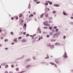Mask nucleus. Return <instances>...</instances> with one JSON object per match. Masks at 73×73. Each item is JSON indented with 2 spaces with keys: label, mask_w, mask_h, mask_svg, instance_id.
I'll list each match as a JSON object with an SVG mask.
<instances>
[{
  "label": "nucleus",
  "mask_w": 73,
  "mask_h": 73,
  "mask_svg": "<svg viewBox=\"0 0 73 73\" xmlns=\"http://www.w3.org/2000/svg\"><path fill=\"white\" fill-rule=\"evenodd\" d=\"M47 23H48V21H47V23H46L45 22H44L43 23V24L44 25H46V26H49V25Z\"/></svg>",
  "instance_id": "nucleus-1"
},
{
  "label": "nucleus",
  "mask_w": 73,
  "mask_h": 73,
  "mask_svg": "<svg viewBox=\"0 0 73 73\" xmlns=\"http://www.w3.org/2000/svg\"><path fill=\"white\" fill-rule=\"evenodd\" d=\"M50 64H51V65H55V67H57V65L56 64H55L52 63V62H50Z\"/></svg>",
  "instance_id": "nucleus-2"
},
{
  "label": "nucleus",
  "mask_w": 73,
  "mask_h": 73,
  "mask_svg": "<svg viewBox=\"0 0 73 73\" xmlns=\"http://www.w3.org/2000/svg\"><path fill=\"white\" fill-rule=\"evenodd\" d=\"M37 30L38 31H39L40 33H41V30L40 29V28L38 27Z\"/></svg>",
  "instance_id": "nucleus-3"
},
{
  "label": "nucleus",
  "mask_w": 73,
  "mask_h": 73,
  "mask_svg": "<svg viewBox=\"0 0 73 73\" xmlns=\"http://www.w3.org/2000/svg\"><path fill=\"white\" fill-rule=\"evenodd\" d=\"M30 66H31V65H28L25 67L26 68H30Z\"/></svg>",
  "instance_id": "nucleus-4"
},
{
  "label": "nucleus",
  "mask_w": 73,
  "mask_h": 73,
  "mask_svg": "<svg viewBox=\"0 0 73 73\" xmlns=\"http://www.w3.org/2000/svg\"><path fill=\"white\" fill-rule=\"evenodd\" d=\"M43 15H45V14L43 13L42 14L40 15V17L41 18H42V17H43Z\"/></svg>",
  "instance_id": "nucleus-5"
},
{
  "label": "nucleus",
  "mask_w": 73,
  "mask_h": 73,
  "mask_svg": "<svg viewBox=\"0 0 73 73\" xmlns=\"http://www.w3.org/2000/svg\"><path fill=\"white\" fill-rule=\"evenodd\" d=\"M16 39H17V38H15L14 39V41H15V42H17Z\"/></svg>",
  "instance_id": "nucleus-6"
},
{
  "label": "nucleus",
  "mask_w": 73,
  "mask_h": 73,
  "mask_svg": "<svg viewBox=\"0 0 73 73\" xmlns=\"http://www.w3.org/2000/svg\"><path fill=\"white\" fill-rule=\"evenodd\" d=\"M63 14L64 15H67L66 13V12L65 11H64L63 12Z\"/></svg>",
  "instance_id": "nucleus-7"
},
{
  "label": "nucleus",
  "mask_w": 73,
  "mask_h": 73,
  "mask_svg": "<svg viewBox=\"0 0 73 73\" xmlns=\"http://www.w3.org/2000/svg\"><path fill=\"white\" fill-rule=\"evenodd\" d=\"M48 17V14H45V17L46 18V17Z\"/></svg>",
  "instance_id": "nucleus-8"
},
{
  "label": "nucleus",
  "mask_w": 73,
  "mask_h": 73,
  "mask_svg": "<svg viewBox=\"0 0 73 73\" xmlns=\"http://www.w3.org/2000/svg\"><path fill=\"white\" fill-rule=\"evenodd\" d=\"M47 45L48 46H50V43H47Z\"/></svg>",
  "instance_id": "nucleus-9"
},
{
  "label": "nucleus",
  "mask_w": 73,
  "mask_h": 73,
  "mask_svg": "<svg viewBox=\"0 0 73 73\" xmlns=\"http://www.w3.org/2000/svg\"><path fill=\"white\" fill-rule=\"evenodd\" d=\"M53 33L52 32H51L50 33V35L51 36L52 35H53Z\"/></svg>",
  "instance_id": "nucleus-10"
},
{
  "label": "nucleus",
  "mask_w": 73,
  "mask_h": 73,
  "mask_svg": "<svg viewBox=\"0 0 73 73\" xmlns=\"http://www.w3.org/2000/svg\"><path fill=\"white\" fill-rule=\"evenodd\" d=\"M49 20H52V17L49 18Z\"/></svg>",
  "instance_id": "nucleus-11"
},
{
  "label": "nucleus",
  "mask_w": 73,
  "mask_h": 73,
  "mask_svg": "<svg viewBox=\"0 0 73 73\" xmlns=\"http://www.w3.org/2000/svg\"><path fill=\"white\" fill-rule=\"evenodd\" d=\"M22 16H23V14H20L19 17H21Z\"/></svg>",
  "instance_id": "nucleus-12"
},
{
  "label": "nucleus",
  "mask_w": 73,
  "mask_h": 73,
  "mask_svg": "<svg viewBox=\"0 0 73 73\" xmlns=\"http://www.w3.org/2000/svg\"><path fill=\"white\" fill-rule=\"evenodd\" d=\"M43 28L44 29H48V27H43Z\"/></svg>",
  "instance_id": "nucleus-13"
},
{
  "label": "nucleus",
  "mask_w": 73,
  "mask_h": 73,
  "mask_svg": "<svg viewBox=\"0 0 73 73\" xmlns=\"http://www.w3.org/2000/svg\"><path fill=\"white\" fill-rule=\"evenodd\" d=\"M31 17H33V14H31L30 15V16H29V17H31Z\"/></svg>",
  "instance_id": "nucleus-14"
},
{
  "label": "nucleus",
  "mask_w": 73,
  "mask_h": 73,
  "mask_svg": "<svg viewBox=\"0 0 73 73\" xmlns=\"http://www.w3.org/2000/svg\"><path fill=\"white\" fill-rule=\"evenodd\" d=\"M58 61L57 59H56L55 60V61L56 63H58V61Z\"/></svg>",
  "instance_id": "nucleus-15"
},
{
  "label": "nucleus",
  "mask_w": 73,
  "mask_h": 73,
  "mask_svg": "<svg viewBox=\"0 0 73 73\" xmlns=\"http://www.w3.org/2000/svg\"><path fill=\"white\" fill-rule=\"evenodd\" d=\"M56 11H54L52 12V13H54H54H56Z\"/></svg>",
  "instance_id": "nucleus-16"
},
{
  "label": "nucleus",
  "mask_w": 73,
  "mask_h": 73,
  "mask_svg": "<svg viewBox=\"0 0 73 73\" xmlns=\"http://www.w3.org/2000/svg\"><path fill=\"white\" fill-rule=\"evenodd\" d=\"M4 41L5 42H7V41H8V40L7 39H5Z\"/></svg>",
  "instance_id": "nucleus-17"
},
{
  "label": "nucleus",
  "mask_w": 73,
  "mask_h": 73,
  "mask_svg": "<svg viewBox=\"0 0 73 73\" xmlns=\"http://www.w3.org/2000/svg\"><path fill=\"white\" fill-rule=\"evenodd\" d=\"M30 37H32V38L33 39H34V36H33L32 35H30Z\"/></svg>",
  "instance_id": "nucleus-18"
},
{
  "label": "nucleus",
  "mask_w": 73,
  "mask_h": 73,
  "mask_svg": "<svg viewBox=\"0 0 73 73\" xmlns=\"http://www.w3.org/2000/svg\"><path fill=\"white\" fill-rule=\"evenodd\" d=\"M42 37L41 36L40 38H39V40H40V39H42Z\"/></svg>",
  "instance_id": "nucleus-19"
},
{
  "label": "nucleus",
  "mask_w": 73,
  "mask_h": 73,
  "mask_svg": "<svg viewBox=\"0 0 73 73\" xmlns=\"http://www.w3.org/2000/svg\"><path fill=\"white\" fill-rule=\"evenodd\" d=\"M55 6H56V7H60V5H57V4H55Z\"/></svg>",
  "instance_id": "nucleus-20"
},
{
  "label": "nucleus",
  "mask_w": 73,
  "mask_h": 73,
  "mask_svg": "<svg viewBox=\"0 0 73 73\" xmlns=\"http://www.w3.org/2000/svg\"><path fill=\"white\" fill-rule=\"evenodd\" d=\"M11 34L12 35H13V33L12 32H11Z\"/></svg>",
  "instance_id": "nucleus-21"
},
{
  "label": "nucleus",
  "mask_w": 73,
  "mask_h": 73,
  "mask_svg": "<svg viewBox=\"0 0 73 73\" xmlns=\"http://www.w3.org/2000/svg\"><path fill=\"white\" fill-rule=\"evenodd\" d=\"M1 40H3V39H4V37H3V36H1Z\"/></svg>",
  "instance_id": "nucleus-22"
},
{
  "label": "nucleus",
  "mask_w": 73,
  "mask_h": 73,
  "mask_svg": "<svg viewBox=\"0 0 73 73\" xmlns=\"http://www.w3.org/2000/svg\"><path fill=\"white\" fill-rule=\"evenodd\" d=\"M55 31L56 32H58V29H56V30H55Z\"/></svg>",
  "instance_id": "nucleus-23"
},
{
  "label": "nucleus",
  "mask_w": 73,
  "mask_h": 73,
  "mask_svg": "<svg viewBox=\"0 0 73 73\" xmlns=\"http://www.w3.org/2000/svg\"><path fill=\"white\" fill-rule=\"evenodd\" d=\"M49 28L50 29V30H52V27H50Z\"/></svg>",
  "instance_id": "nucleus-24"
},
{
  "label": "nucleus",
  "mask_w": 73,
  "mask_h": 73,
  "mask_svg": "<svg viewBox=\"0 0 73 73\" xmlns=\"http://www.w3.org/2000/svg\"><path fill=\"white\" fill-rule=\"evenodd\" d=\"M8 68V65H6V66H5V68Z\"/></svg>",
  "instance_id": "nucleus-25"
},
{
  "label": "nucleus",
  "mask_w": 73,
  "mask_h": 73,
  "mask_svg": "<svg viewBox=\"0 0 73 73\" xmlns=\"http://www.w3.org/2000/svg\"><path fill=\"white\" fill-rule=\"evenodd\" d=\"M50 48H54V46L53 45H52V46H51Z\"/></svg>",
  "instance_id": "nucleus-26"
},
{
  "label": "nucleus",
  "mask_w": 73,
  "mask_h": 73,
  "mask_svg": "<svg viewBox=\"0 0 73 73\" xmlns=\"http://www.w3.org/2000/svg\"><path fill=\"white\" fill-rule=\"evenodd\" d=\"M65 58H67L68 57L67 55H64Z\"/></svg>",
  "instance_id": "nucleus-27"
},
{
  "label": "nucleus",
  "mask_w": 73,
  "mask_h": 73,
  "mask_svg": "<svg viewBox=\"0 0 73 73\" xmlns=\"http://www.w3.org/2000/svg\"><path fill=\"white\" fill-rule=\"evenodd\" d=\"M30 60H31V59H29L27 60V61H30Z\"/></svg>",
  "instance_id": "nucleus-28"
},
{
  "label": "nucleus",
  "mask_w": 73,
  "mask_h": 73,
  "mask_svg": "<svg viewBox=\"0 0 73 73\" xmlns=\"http://www.w3.org/2000/svg\"><path fill=\"white\" fill-rule=\"evenodd\" d=\"M21 38H22V37H19L18 38V39H19V40H20V39H21Z\"/></svg>",
  "instance_id": "nucleus-29"
},
{
  "label": "nucleus",
  "mask_w": 73,
  "mask_h": 73,
  "mask_svg": "<svg viewBox=\"0 0 73 73\" xmlns=\"http://www.w3.org/2000/svg\"><path fill=\"white\" fill-rule=\"evenodd\" d=\"M24 27H26V26H27V24H25L24 25Z\"/></svg>",
  "instance_id": "nucleus-30"
},
{
  "label": "nucleus",
  "mask_w": 73,
  "mask_h": 73,
  "mask_svg": "<svg viewBox=\"0 0 73 73\" xmlns=\"http://www.w3.org/2000/svg\"><path fill=\"white\" fill-rule=\"evenodd\" d=\"M45 5H48V3H45Z\"/></svg>",
  "instance_id": "nucleus-31"
},
{
  "label": "nucleus",
  "mask_w": 73,
  "mask_h": 73,
  "mask_svg": "<svg viewBox=\"0 0 73 73\" xmlns=\"http://www.w3.org/2000/svg\"><path fill=\"white\" fill-rule=\"evenodd\" d=\"M22 41L23 42H25V39H23V40H22Z\"/></svg>",
  "instance_id": "nucleus-32"
},
{
  "label": "nucleus",
  "mask_w": 73,
  "mask_h": 73,
  "mask_svg": "<svg viewBox=\"0 0 73 73\" xmlns=\"http://www.w3.org/2000/svg\"><path fill=\"white\" fill-rule=\"evenodd\" d=\"M63 37V38H64V39H65V38H66V36H64Z\"/></svg>",
  "instance_id": "nucleus-33"
},
{
  "label": "nucleus",
  "mask_w": 73,
  "mask_h": 73,
  "mask_svg": "<svg viewBox=\"0 0 73 73\" xmlns=\"http://www.w3.org/2000/svg\"><path fill=\"white\" fill-rule=\"evenodd\" d=\"M19 70V69L18 68H17L16 69V70H17V71H18Z\"/></svg>",
  "instance_id": "nucleus-34"
},
{
  "label": "nucleus",
  "mask_w": 73,
  "mask_h": 73,
  "mask_svg": "<svg viewBox=\"0 0 73 73\" xmlns=\"http://www.w3.org/2000/svg\"><path fill=\"white\" fill-rule=\"evenodd\" d=\"M5 65V63H3L2 64V65Z\"/></svg>",
  "instance_id": "nucleus-35"
},
{
  "label": "nucleus",
  "mask_w": 73,
  "mask_h": 73,
  "mask_svg": "<svg viewBox=\"0 0 73 73\" xmlns=\"http://www.w3.org/2000/svg\"><path fill=\"white\" fill-rule=\"evenodd\" d=\"M52 2H50L49 3V4H50V5H52Z\"/></svg>",
  "instance_id": "nucleus-36"
},
{
  "label": "nucleus",
  "mask_w": 73,
  "mask_h": 73,
  "mask_svg": "<svg viewBox=\"0 0 73 73\" xmlns=\"http://www.w3.org/2000/svg\"><path fill=\"white\" fill-rule=\"evenodd\" d=\"M45 59H46V58H49V57H48H48H45Z\"/></svg>",
  "instance_id": "nucleus-37"
},
{
  "label": "nucleus",
  "mask_w": 73,
  "mask_h": 73,
  "mask_svg": "<svg viewBox=\"0 0 73 73\" xmlns=\"http://www.w3.org/2000/svg\"><path fill=\"white\" fill-rule=\"evenodd\" d=\"M54 29H56V28H57V27L56 26H55L54 27Z\"/></svg>",
  "instance_id": "nucleus-38"
},
{
  "label": "nucleus",
  "mask_w": 73,
  "mask_h": 73,
  "mask_svg": "<svg viewBox=\"0 0 73 73\" xmlns=\"http://www.w3.org/2000/svg\"><path fill=\"white\" fill-rule=\"evenodd\" d=\"M34 2H36L37 1V0H34Z\"/></svg>",
  "instance_id": "nucleus-39"
},
{
  "label": "nucleus",
  "mask_w": 73,
  "mask_h": 73,
  "mask_svg": "<svg viewBox=\"0 0 73 73\" xmlns=\"http://www.w3.org/2000/svg\"><path fill=\"white\" fill-rule=\"evenodd\" d=\"M23 35H26V32H24L23 33Z\"/></svg>",
  "instance_id": "nucleus-40"
},
{
  "label": "nucleus",
  "mask_w": 73,
  "mask_h": 73,
  "mask_svg": "<svg viewBox=\"0 0 73 73\" xmlns=\"http://www.w3.org/2000/svg\"><path fill=\"white\" fill-rule=\"evenodd\" d=\"M29 36V34H27L26 35V36L27 37V36Z\"/></svg>",
  "instance_id": "nucleus-41"
},
{
  "label": "nucleus",
  "mask_w": 73,
  "mask_h": 73,
  "mask_svg": "<svg viewBox=\"0 0 73 73\" xmlns=\"http://www.w3.org/2000/svg\"><path fill=\"white\" fill-rule=\"evenodd\" d=\"M16 20H18V17H16Z\"/></svg>",
  "instance_id": "nucleus-42"
},
{
  "label": "nucleus",
  "mask_w": 73,
  "mask_h": 73,
  "mask_svg": "<svg viewBox=\"0 0 73 73\" xmlns=\"http://www.w3.org/2000/svg\"><path fill=\"white\" fill-rule=\"evenodd\" d=\"M33 14L34 15H36V12H34V13H33Z\"/></svg>",
  "instance_id": "nucleus-43"
},
{
  "label": "nucleus",
  "mask_w": 73,
  "mask_h": 73,
  "mask_svg": "<svg viewBox=\"0 0 73 73\" xmlns=\"http://www.w3.org/2000/svg\"><path fill=\"white\" fill-rule=\"evenodd\" d=\"M47 37H49V35H47Z\"/></svg>",
  "instance_id": "nucleus-44"
},
{
  "label": "nucleus",
  "mask_w": 73,
  "mask_h": 73,
  "mask_svg": "<svg viewBox=\"0 0 73 73\" xmlns=\"http://www.w3.org/2000/svg\"><path fill=\"white\" fill-rule=\"evenodd\" d=\"M33 59H34V60H36V57H33Z\"/></svg>",
  "instance_id": "nucleus-45"
},
{
  "label": "nucleus",
  "mask_w": 73,
  "mask_h": 73,
  "mask_svg": "<svg viewBox=\"0 0 73 73\" xmlns=\"http://www.w3.org/2000/svg\"><path fill=\"white\" fill-rule=\"evenodd\" d=\"M38 3H40V1H38L36 2V4H38Z\"/></svg>",
  "instance_id": "nucleus-46"
},
{
  "label": "nucleus",
  "mask_w": 73,
  "mask_h": 73,
  "mask_svg": "<svg viewBox=\"0 0 73 73\" xmlns=\"http://www.w3.org/2000/svg\"><path fill=\"white\" fill-rule=\"evenodd\" d=\"M11 20H13V19H14L13 18V17H11Z\"/></svg>",
  "instance_id": "nucleus-47"
},
{
  "label": "nucleus",
  "mask_w": 73,
  "mask_h": 73,
  "mask_svg": "<svg viewBox=\"0 0 73 73\" xmlns=\"http://www.w3.org/2000/svg\"><path fill=\"white\" fill-rule=\"evenodd\" d=\"M58 43L57 42L55 43V45H58Z\"/></svg>",
  "instance_id": "nucleus-48"
},
{
  "label": "nucleus",
  "mask_w": 73,
  "mask_h": 73,
  "mask_svg": "<svg viewBox=\"0 0 73 73\" xmlns=\"http://www.w3.org/2000/svg\"><path fill=\"white\" fill-rule=\"evenodd\" d=\"M71 19H73V17H70Z\"/></svg>",
  "instance_id": "nucleus-49"
},
{
  "label": "nucleus",
  "mask_w": 73,
  "mask_h": 73,
  "mask_svg": "<svg viewBox=\"0 0 73 73\" xmlns=\"http://www.w3.org/2000/svg\"><path fill=\"white\" fill-rule=\"evenodd\" d=\"M8 49V48H5V50H7Z\"/></svg>",
  "instance_id": "nucleus-50"
},
{
  "label": "nucleus",
  "mask_w": 73,
  "mask_h": 73,
  "mask_svg": "<svg viewBox=\"0 0 73 73\" xmlns=\"http://www.w3.org/2000/svg\"><path fill=\"white\" fill-rule=\"evenodd\" d=\"M51 41H53V40L52 39H50Z\"/></svg>",
  "instance_id": "nucleus-51"
},
{
  "label": "nucleus",
  "mask_w": 73,
  "mask_h": 73,
  "mask_svg": "<svg viewBox=\"0 0 73 73\" xmlns=\"http://www.w3.org/2000/svg\"><path fill=\"white\" fill-rule=\"evenodd\" d=\"M13 44H15V43H11V44L12 45H13Z\"/></svg>",
  "instance_id": "nucleus-52"
},
{
  "label": "nucleus",
  "mask_w": 73,
  "mask_h": 73,
  "mask_svg": "<svg viewBox=\"0 0 73 73\" xmlns=\"http://www.w3.org/2000/svg\"><path fill=\"white\" fill-rule=\"evenodd\" d=\"M5 73H8V72L7 71H5Z\"/></svg>",
  "instance_id": "nucleus-53"
},
{
  "label": "nucleus",
  "mask_w": 73,
  "mask_h": 73,
  "mask_svg": "<svg viewBox=\"0 0 73 73\" xmlns=\"http://www.w3.org/2000/svg\"><path fill=\"white\" fill-rule=\"evenodd\" d=\"M52 21H49V23H52Z\"/></svg>",
  "instance_id": "nucleus-54"
},
{
  "label": "nucleus",
  "mask_w": 73,
  "mask_h": 73,
  "mask_svg": "<svg viewBox=\"0 0 73 73\" xmlns=\"http://www.w3.org/2000/svg\"><path fill=\"white\" fill-rule=\"evenodd\" d=\"M30 7H31V5H29V7H28L29 8Z\"/></svg>",
  "instance_id": "nucleus-55"
},
{
  "label": "nucleus",
  "mask_w": 73,
  "mask_h": 73,
  "mask_svg": "<svg viewBox=\"0 0 73 73\" xmlns=\"http://www.w3.org/2000/svg\"><path fill=\"white\" fill-rule=\"evenodd\" d=\"M47 10H48V11H50V9H49V8H47Z\"/></svg>",
  "instance_id": "nucleus-56"
},
{
  "label": "nucleus",
  "mask_w": 73,
  "mask_h": 73,
  "mask_svg": "<svg viewBox=\"0 0 73 73\" xmlns=\"http://www.w3.org/2000/svg\"><path fill=\"white\" fill-rule=\"evenodd\" d=\"M43 20H45V19H46L45 18H43Z\"/></svg>",
  "instance_id": "nucleus-57"
},
{
  "label": "nucleus",
  "mask_w": 73,
  "mask_h": 73,
  "mask_svg": "<svg viewBox=\"0 0 73 73\" xmlns=\"http://www.w3.org/2000/svg\"><path fill=\"white\" fill-rule=\"evenodd\" d=\"M9 73H13V72H9Z\"/></svg>",
  "instance_id": "nucleus-58"
},
{
  "label": "nucleus",
  "mask_w": 73,
  "mask_h": 73,
  "mask_svg": "<svg viewBox=\"0 0 73 73\" xmlns=\"http://www.w3.org/2000/svg\"><path fill=\"white\" fill-rule=\"evenodd\" d=\"M21 72H22V73H24V72H25V71H22Z\"/></svg>",
  "instance_id": "nucleus-59"
},
{
  "label": "nucleus",
  "mask_w": 73,
  "mask_h": 73,
  "mask_svg": "<svg viewBox=\"0 0 73 73\" xmlns=\"http://www.w3.org/2000/svg\"><path fill=\"white\" fill-rule=\"evenodd\" d=\"M66 54H66V53H65V55H67Z\"/></svg>",
  "instance_id": "nucleus-60"
},
{
  "label": "nucleus",
  "mask_w": 73,
  "mask_h": 73,
  "mask_svg": "<svg viewBox=\"0 0 73 73\" xmlns=\"http://www.w3.org/2000/svg\"><path fill=\"white\" fill-rule=\"evenodd\" d=\"M0 32H1V29H0Z\"/></svg>",
  "instance_id": "nucleus-61"
},
{
  "label": "nucleus",
  "mask_w": 73,
  "mask_h": 73,
  "mask_svg": "<svg viewBox=\"0 0 73 73\" xmlns=\"http://www.w3.org/2000/svg\"><path fill=\"white\" fill-rule=\"evenodd\" d=\"M47 2V3H50V1H48Z\"/></svg>",
  "instance_id": "nucleus-62"
},
{
  "label": "nucleus",
  "mask_w": 73,
  "mask_h": 73,
  "mask_svg": "<svg viewBox=\"0 0 73 73\" xmlns=\"http://www.w3.org/2000/svg\"><path fill=\"white\" fill-rule=\"evenodd\" d=\"M11 66L12 67V68H13V65H12Z\"/></svg>",
  "instance_id": "nucleus-63"
},
{
  "label": "nucleus",
  "mask_w": 73,
  "mask_h": 73,
  "mask_svg": "<svg viewBox=\"0 0 73 73\" xmlns=\"http://www.w3.org/2000/svg\"><path fill=\"white\" fill-rule=\"evenodd\" d=\"M18 73H22V72H18Z\"/></svg>",
  "instance_id": "nucleus-64"
}]
</instances>
